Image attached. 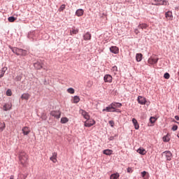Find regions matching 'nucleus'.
I'll return each mask as SVG.
<instances>
[{
    "label": "nucleus",
    "instance_id": "1",
    "mask_svg": "<svg viewBox=\"0 0 179 179\" xmlns=\"http://www.w3.org/2000/svg\"><path fill=\"white\" fill-rule=\"evenodd\" d=\"M10 48L16 55H21L22 57H26L27 55V50H26L12 47H10Z\"/></svg>",
    "mask_w": 179,
    "mask_h": 179
},
{
    "label": "nucleus",
    "instance_id": "2",
    "mask_svg": "<svg viewBox=\"0 0 179 179\" xmlns=\"http://www.w3.org/2000/svg\"><path fill=\"white\" fill-rule=\"evenodd\" d=\"M27 160H29V156L27 155V154H26V152H20V162L21 164L24 166V164H26V163H27Z\"/></svg>",
    "mask_w": 179,
    "mask_h": 179
},
{
    "label": "nucleus",
    "instance_id": "3",
    "mask_svg": "<svg viewBox=\"0 0 179 179\" xmlns=\"http://www.w3.org/2000/svg\"><path fill=\"white\" fill-rule=\"evenodd\" d=\"M159 61V57H157V55H152L148 60V63L150 65H155L157 64Z\"/></svg>",
    "mask_w": 179,
    "mask_h": 179
},
{
    "label": "nucleus",
    "instance_id": "4",
    "mask_svg": "<svg viewBox=\"0 0 179 179\" xmlns=\"http://www.w3.org/2000/svg\"><path fill=\"white\" fill-rule=\"evenodd\" d=\"M95 124L96 121H94V120L89 118L85 122L84 125L85 127L90 128V127H93V125H94Z\"/></svg>",
    "mask_w": 179,
    "mask_h": 179
},
{
    "label": "nucleus",
    "instance_id": "5",
    "mask_svg": "<svg viewBox=\"0 0 179 179\" xmlns=\"http://www.w3.org/2000/svg\"><path fill=\"white\" fill-rule=\"evenodd\" d=\"M102 111L103 113H104V111H106V113H118V111H120V110H113V106H111V103H110V106L106 107L105 109H103Z\"/></svg>",
    "mask_w": 179,
    "mask_h": 179
},
{
    "label": "nucleus",
    "instance_id": "6",
    "mask_svg": "<svg viewBox=\"0 0 179 179\" xmlns=\"http://www.w3.org/2000/svg\"><path fill=\"white\" fill-rule=\"evenodd\" d=\"M50 115H52V117H55V118H57V120H59V118H61V113L59 112V110L51 111Z\"/></svg>",
    "mask_w": 179,
    "mask_h": 179
},
{
    "label": "nucleus",
    "instance_id": "7",
    "mask_svg": "<svg viewBox=\"0 0 179 179\" xmlns=\"http://www.w3.org/2000/svg\"><path fill=\"white\" fill-rule=\"evenodd\" d=\"M79 113L85 120H89V118H90V115H89V113L86 112V110L80 109Z\"/></svg>",
    "mask_w": 179,
    "mask_h": 179
},
{
    "label": "nucleus",
    "instance_id": "8",
    "mask_svg": "<svg viewBox=\"0 0 179 179\" xmlns=\"http://www.w3.org/2000/svg\"><path fill=\"white\" fill-rule=\"evenodd\" d=\"M137 101L138 104H141V106H145V104H146V98L142 96H138L137 99Z\"/></svg>",
    "mask_w": 179,
    "mask_h": 179
},
{
    "label": "nucleus",
    "instance_id": "9",
    "mask_svg": "<svg viewBox=\"0 0 179 179\" xmlns=\"http://www.w3.org/2000/svg\"><path fill=\"white\" fill-rule=\"evenodd\" d=\"M110 106H112V108H113V110H117L116 108H121V107H122V103L118 102H113L110 103Z\"/></svg>",
    "mask_w": 179,
    "mask_h": 179
},
{
    "label": "nucleus",
    "instance_id": "10",
    "mask_svg": "<svg viewBox=\"0 0 179 179\" xmlns=\"http://www.w3.org/2000/svg\"><path fill=\"white\" fill-rule=\"evenodd\" d=\"M103 80H104V82H106V83H111V82H113V77L111 76V75L106 74L103 77Z\"/></svg>",
    "mask_w": 179,
    "mask_h": 179
},
{
    "label": "nucleus",
    "instance_id": "11",
    "mask_svg": "<svg viewBox=\"0 0 179 179\" xmlns=\"http://www.w3.org/2000/svg\"><path fill=\"white\" fill-rule=\"evenodd\" d=\"M22 131L23 135L27 136L31 132L30 127H24L22 129Z\"/></svg>",
    "mask_w": 179,
    "mask_h": 179
},
{
    "label": "nucleus",
    "instance_id": "12",
    "mask_svg": "<svg viewBox=\"0 0 179 179\" xmlns=\"http://www.w3.org/2000/svg\"><path fill=\"white\" fill-rule=\"evenodd\" d=\"M34 66L35 69L40 70L43 69V62H36L34 64Z\"/></svg>",
    "mask_w": 179,
    "mask_h": 179
},
{
    "label": "nucleus",
    "instance_id": "13",
    "mask_svg": "<svg viewBox=\"0 0 179 179\" xmlns=\"http://www.w3.org/2000/svg\"><path fill=\"white\" fill-rule=\"evenodd\" d=\"M164 155H165L166 157V160H171V158L173 157V154H171V152L170 151H165L164 152Z\"/></svg>",
    "mask_w": 179,
    "mask_h": 179
},
{
    "label": "nucleus",
    "instance_id": "14",
    "mask_svg": "<svg viewBox=\"0 0 179 179\" xmlns=\"http://www.w3.org/2000/svg\"><path fill=\"white\" fill-rule=\"evenodd\" d=\"M165 17L168 20H173V12L168 11V12L165 13Z\"/></svg>",
    "mask_w": 179,
    "mask_h": 179
},
{
    "label": "nucleus",
    "instance_id": "15",
    "mask_svg": "<svg viewBox=\"0 0 179 179\" xmlns=\"http://www.w3.org/2000/svg\"><path fill=\"white\" fill-rule=\"evenodd\" d=\"M110 51L113 54H118V52H120V49H118L117 46H112L110 48Z\"/></svg>",
    "mask_w": 179,
    "mask_h": 179
},
{
    "label": "nucleus",
    "instance_id": "16",
    "mask_svg": "<svg viewBox=\"0 0 179 179\" xmlns=\"http://www.w3.org/2000/svg\"><path fill=\"white\" fill-rule=\"evenodd\" d=\"M83 13H85V11L83 10V9L81 8L78 9L76 12V15L78 17H80V16H83Z\"/></svg>",
    "mask_w": 179,
    "mask_h": 179
},
{
    "label": "nucleus",
    "instance_id": "17",
    "mask_svg": "<svg viewBox=\"0 0 179 179\" xmlns=\"http://www.w3.org/2000/svg\"><path fill=\"white\" fill-rule=\"evenodd\" d=\"M57 156H58V154H57V152H53L52 156L50 158V160H51V162L53 163H57Z\"/></svg>",
    "mask_w": 179,
    "mask_h": 179
},
{
    "label": "nucleus",
    "instance_id": "18",
    "mask_svg": "<svg viewBox=\"0 0 179 179\" xmlns=\"http://www.w3.org/2000/svg\"><path fill=\"white\" fill-rule=\"evenodd\" d=\"M83 38L85 41H87V40H92V34H90L89 32H87L84 36Z\"/></svg>",
    "mask_w": 179,
    "mask_h": 179
},
{
    "label": "nucleus",
    "instance_id": "19",
    "mask_svg": "<svg viewBox=\"0 0 179 179\" xmlns=\"http://www.w3.org/2000/svg\"><path fill=\"white\" fill-rule=\"evenodd\" d=\"M157 2H159V3H157V5H164V6H167V5H170V3H169V1H166V0H158Z\"/></svg>",
    "mask_w": 179,
    "mask_h": 179
},
{
    "label": "nucleus",
    "instance_id": "20",
    "mask_svg": "<svg viewBox=\"0 0 179 179\" xmlns=\"http://www.w3.org/2000/svg\"><path fill=\"white\" fill-rule=\"evenodd\" d=\"M22 100H29L30 99V94L24 93L21 96Z\"/></svg>",
    "mask_w": 179,
    "mask_h": 179
},
{
    "label": "nucleus",
    "instance_id": "21",
    "mask_svg": "<svg viewBox=\"0 0 179 179\" xmlns=\"http://www.w3.org/2000/svg\"><path fill=\"white\" fill-rule=\"evenodd\" d=\"M10 108H12V103H6L3 105L4 111H8Z\"/></svg>",
    "mask_w": 179,
    "mask_h": 179
},
{
    "label": "nucleus",
    "instance_id": "22",
    "mask_svg": "<svg viewBox=\"0 0 179 179\" xmlns=\"http://www.w3.org/2000/svg\"><path fill=\"white\" fill-rule=\"evenodd\" d=\"M132 122L134 125L135 129H139V124L138 123V120H136V119H135V118H133Z\"/></svg>",
    "mask_w": 179,
    "mask_h": 179
},
{
    "label": "nucleus",
    "instance_id": "23",
    "mask_svg": "<svg viewBox=\"0 0 179 179\" xmlns=\"http://www.w3.org/2000/svg\"><path fill=\"white\" fill-rule=\"evenodd\" d=\"M8 71V68L3 67L0 71V78H3V76L5 75V73Z\"/></svg>",
    "mask_w": 179,
    "mask_h": 179
},
{
    "label": "nucleus",
    "instance_id": "24",
    "mask_svg": "<svg viewBox=\"0 0 179 179\" xmlns=\"http://www.w3.org/2000/svg\"><path fill=\"white\" fill-rule=\"evenodd\" d=\"M78 33H79V29H76L75 27H73L70 31L71 36H72L73 34H78Z\"/></svg>",
    "mask_w": 179,
    "mask_h": 179
},
{
    "label": "nucleus",
    "instance_id": "25",
    "mask_svg": "<svg viewBox=\"0 0 179 179\" xmlns=\"http://www.w3.org/2000/svg\"><path fill=\"white\" fill-rule=\"evenodd\" d=\"M142 53H137L136 55V59L137 62H141L142 61Z\"/></svg>",
    "mask_w": 179,
    "mask_h": 179
},
{
    "label": "nucleus",
    "instance_id": "26",
    "mask_svg": "<svg viewBox=\"0 0 179 179\" xmlns=\"http://www.w3.org/2000/svg\"><path fill=\"white\" fill-rule=\"evenodd\" d=\"M79 101H80V98H79L78 96H74V97L73 98V100H72V103H79Z\"/></svg>",
    "mask_w": 179,
    "mask_h": 179
},
{
    "label": "nucleus",
    "instance_id": "27",
    "mask_svg": "<svg viewBox=\"0 0 179 179\" xmlns=\"http://www.w3.org/2000/svg\"><path fill=\"white\" fill-rule=\"evenodd\" d=\"M137 152L139 153L140 155H146V150L143 148H138L137 150Z\"/></svg>",
    "mask_w": 179,
    "mask_h": 179
},
{
    "label": "nucleus",
    "instance_id": "28",
    "mask_svg": "<svg viewBox=\"0 0 179 179\" xmlns=\"http://www.w3.org/2000/svg\"><path fill=\"white\" fill-rule=\"evenodd\" d=\"M69 122V119L66 117H64L61 118L60 122L61 124H66V122Z\"/></svg>",
    "mask_w": 179,
    "mask_h": 179
},
{
    "label": "nucleus",
    "instance_id": "29",
    "mask_svg": "<svg viewBox=\"0 0 179 179\" xmlns=\"http://www.w3.org/2000/svg\"><path fill=\"white\" fill-rule=\"evenodd\" d=\"M103 155H106L107 156H110L113 155V150H105L103 151Z\"/></svg>",
    "mask_w": 179,
    "mask_h": 179
},
{
    "label": "nucleus",
    "instance_id": "30",
    "mask_svg": "<svg viewBox=\"0 0 179 179\" xmlns=\"http://www.w3.org/2000/svg\"><path fill=\"white\" fill-rule=\"evenodd\" d=\"M119 178H120V173H113L110 177V179H117Z\"/></svg>",
    "mask_w": 179,
    "mask_h": 179
},
{
    "label": "nucleus",
    "instance_id": "31",
    "mask_svg": "<svg viewBox=\"0 0 179 179\" xmlns=\"http://www.w3.org/2000/svg\"><path fill=\"white\" fill-rule=\"evenodd\" d=\"M149 26L147 24H140L138 25V28L139 29H142V30H143V29H148Z\"/></svg>",
    "mask_w": 179,
    "mask_h": 179
},
{
    "label": "nucleus",
    "instance_id": "32",
    "mask_svg": "<svg viewBox=\"0 0 179 179\" xmlns=\"http://www.w3.org/2000/svg\"><path fill=\"white\" fill-rule=\"evenodd\" d=\"M67 92H68V93H69L70 94H73L75 93V90H74L73 88L71 87V88H69V89L67 90Z\"/></svg>",
    "mask_w": 179,
    "mask_h": 179
},
{
    "label": "nucleus",
    "instance_id": "33",
    "mask_svg": "<svg viewBox=\"0 0 179 179\" xmlns=\"http://www.w3.org/2000/svg\"><path fill=\"white\" fill-rule=\"evenodd\" d=\"M157 118L156 117H151L150 118V122H151V124H155V122H156V121H157Z\"/></svg>",
    "mask_w": 179,
    "mask_h": 179
},
{
    "label": "nucleus",
    "instance_id": "34",
    "mask_svg": "<svg viewBox=\"0 0 179 179\" xmlns=\"http://www.w3.org/2000/svg\"><path fill=\"white\" fill-rule=\"evenodd\" d=\"M8 22H10V23H13V22H15V20H16V18L15 17H9L8 18Z\"/></svg>",
    "mask_w": 179,
    "mask_h": 179
},
{
    "label": "nucleus",
    "instance_id": "35",
    "mask_svg": "<svg viewBox=\"0 0 179 179\" xmlns=\"http://www.w3.org/2000/svg\"><path fill=\"white\" fill-rule=\"evenodd\" d=\"M6 127V125L5 124V122L1 123L0 125V130L3 131V129H5Z\"/></svg>",
    "mask_w": 179,
    "mask_h": 179
},
{
    "label": "nucleus",
    "instance_id": "36",
    "mask_svg": "<svg viewBox=\"0 0 179 179\" xmlns=\"http://www.w3.org/2000/svg\"><path fill=\"white\" fill-rule=\"evenodd\" d=\"M27 175H24V174L19 175V179H27Z\"/></svg>",
    "mask_w": 179,
    "mask_h": 179
},
{
    "label": "nucleus",
    "instance_id": "37",
    "mask_svg": "<svg viewBox=\"0 0 179 179\" xmlns=\"http://www.w3.org/2000/svg\"><path fill=\"white\" fill-rule=\"evenodd\" d=\"M66 7V6L65 4H62L60 8H59V12H62L64 10V9H65V8Z\"/></svg>",
    "mask_w": 179,
    "mask_h": 179
},
{
    "label": "nucleus",
    "instance_id": "38",
    "mask_svg": "<svg viewBox=\"0 0 179 179\" xmlns=\"http://www.w3.org/2000/svg\"><path fill=\"white\" fill-rule=\"evenodd\" d=\"M111 71H112L113 72H115H115H117V71H118V68L117 67V66H114L113 67H112Z\"/></svg>",
    "mask_w": 179,
    "mask_h": 179
},
{
    "label": "nucleus",
    "instance_id": "39",
    "mask_svg": "<svg viewBox=\"0 0 179 179\" xmlns=\"http://www.w3.org/2000/svg\"><path fill=\"white\" fill-rule=\"evenodd\" d=\"M165 79H170V74L169 73H165L164 75Z\"/></svg>",
    "mask_w": 179,
    "mask_h": 179
},
{
    "label": "nucleus",
    "instance_id": "40",
    "mask_svg": "<svg viewBox=\"0 0 179 179\" xmlns=\"http://www.w3.org/2000/svg\"><path fill=\"white\" fill-rule=\"evenodd\" d=\"M163 141L164 142H169V141H170V138H169V136H165L163 137Z\"/></svg>",
    "mask_w": 179,
    "mask_h": 179
},
{
    "label": "nucleus",
    "instance_id": "41",
    "mask_svg": "<svg viewBox=\"0 0 179 179\" xmlns=\"http://www.w3.org/2000/svg\"><path fill=\"white\" fill-rule=\"evenodd\" d=\"M6 96H12V90H8L6 91Z\"/></svg>",
    "mask_w": 179,
    "mask_h": 179
},
{
    "label": "nucleus",
    "instance_id": "42",
    "mask_svg": "<svg viewBox=\"0 0 179 179\" xmlns=\"http://www.w3.org/2000/svg\"><path fill=\"white\" fill-rule=\"evenodd\" d=\"M177 129H178V126H177V125L173 126V127H172L173 131H177Z\"/></svg>",
    "mask_w": 179,
    "mask_h": 179
},
{
    "label": "nucleus",
    "instance_id": "43",
    "mask_svg": "<svg viewBox=\"0 0 179 179\" xmlns=\"http://www.w3.org/2000/svg\"><path fill=\"white\" fill-rule=\"evenodd\" d=\"M114 124L115 123L113 120L109 121V124L110 125V127H112V128L114 127Z\"/></svg>",
    "mask_w": 179,
    "mask_h": 179
},
{
    "label": "nucleus",
    "instance_id": "44",
    "mask_svg": "<svg viewBox=\"0 0 179 179\" xmlns=\"http://www.w3.org/2000/svg\"><path fill=\"white\" fill-rule=\"evenodd\" d=\"M146 174H148V172H146V171H143V172H141V176L142 177H145V176H146Z\"/></svg>",
    "mask_w": 179,
    "mask_h": 179
},
{
    "label": "nucleus",
    "instance_id": "45",
    "mask_svg": "<svg viewBox=\"0 0 179 179\" xmlns=\"http://www.w3.org/2000/svg\"><path fill=\"white\" fill-rule=\"evenodd\" d=\"M127 173H132V168H127Z\"/></svg>",
    "mask_w": 179,
    "mask_h": 179
},
{
    "label": "nucleus",
    "instance_id": "46",
    "mask_svg": "<svg viewBox=\"0 0 179 179\" xmlns=\"http://www.w3.org/2000/svg\"><path fill=\"white\" fill-rule=\"evenodd\" d=\"M175 119H176L177 121H179V117H178V115L175 116Z\"/></svg>",
    "mask_w": 179,
    "mask_h": 179
},
{
    "label": "nucleus",
    "instance_id": "47",
    "mask_svg": "<svg viewBox=\"0 0 179 179\" xmlns=\"http://www.w3.org/2000/svg\"><path fill=\"white\" fill-rule=\"evenodd\" d=\"M134 31H135L136 34H138V33H139V31L138 29H135Z\"/></svg>",
    "mask_w": 179,
    "mask_h": 179
},
{
    "label": "nucleus",
    "instance_id": "48",
    "mask_svg": "<svg viewBox=\"0 0 179 179\" xmlns=\"http://www.w3.org/2000/svg\"><path fill=\"white\" fill-rule=\"evenodd\" d=\"M10 179H13V176H10Z\"/></svg>",
    "mask_w": 179,
    "mask_h": 179
},
{
    "label": "nucleus",
    "instance_id": "49",
    "mask_svg": "<svg viewBox=\"0 0 179 179\" xmlns=\"http://www.w3.org/2000/svg\"><path fill=\"white\" fill-rule=\"evenodd\" d=\"M150 103V102L148 103H147V105H148Z\"/></svg>",
    "mask_w": 179,
    "mask_h": 179
},
{
    "label": "nucleus",
    "instance_id": "50",
    "mask_svg": "<svg viewBox=\"0 0 179 179\" xmlns=\"http://www.w3.org/2000/svg\"><path fill=\"white\" fill-rule=\"evenodd\" d=\"M150 103V102L148 103H147V105H148Z\"/></svg>",
    "mask_w": 179,
    "mask_h": 179
},
{
    "label": "nucleus",
    "instance_id": "51",
    "mask_svg": "<svg viewBox=\"0 0 179 179\" xmlns=\"http://www.w3.org/2000/svg\"><path fill=\"white\" fill-rule=\"evenodd\" d=\"M150 103V102L148 103H147V105H148Z\"/></svg>",
    "mask_w": 179,
    "mask_h": 179
},
{
    "label": "nucleus",
    "instance_id": "52",
    "mask_svg": "<svg viewBox=\"0 0 179 179\" xmlns=\"http://www.w3.org/2000/svg\"><path fill=\"white\" fill-rule=\"evenodd\" d=\"M178 110H179V106H178Z\"/></svg>",
    "mask_w": 179,
    "mask_h": 179
}]
</instances>
